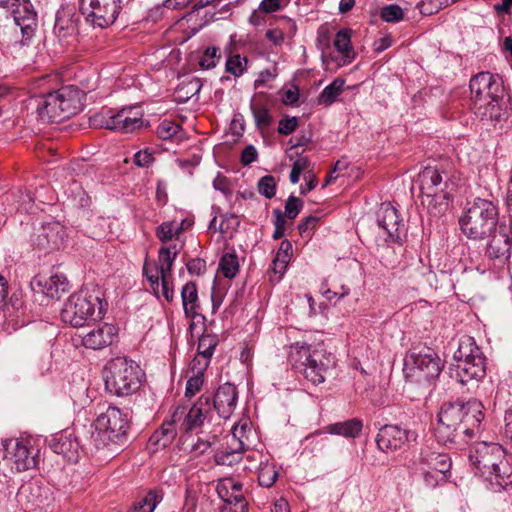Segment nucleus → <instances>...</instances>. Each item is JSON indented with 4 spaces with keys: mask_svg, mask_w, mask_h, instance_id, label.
<instances>
[{
    "mask_svg": "<svg viewBox=\"0 0 512 512\" xmlns=\"http://www.w3.org/2000/svg\"><path fill=\"white\" fill-rule=\"evenodd\" d=\"M483 405L477 399L467 402L455 401L443 404L438 414L435 436L438 442L448 445L455 444L465 437L474 436L484 419Z\"/></svg>",
    "mask_w": 512,
    "mask_h": 512,
    "instance_id": "f257e3e1",
    "label": "nucleus"
},
{
    "mask_svg": "<svg viewBox=\"0 0 512 512\" xmlns=\"http://www.w3.org/2000/svg\"><path fill=\"white\" fill-rule=\"evenodd\" d=\"M211 413V396L202 395L197 402L189 407L186 405L175 408L169 420L163 422L149 438L150 448L155 450L169 446L178 433L198 432Z\"/></svg>",
    "mask_w": 512,
    "mask_h": 512,
    "instance_id": "f03ea898",
    "label": "nucleus"
},
{
    "mask_svg": "<svg viewBox=\"0 0 512 512\" xmlns=\"http://www.w3.org/2000/svg\"><path fill=\"white\" fill-rule=\"evenodd\" d=\"M469 459L493 492H501L512 484V465L498 443L478 442L470 449Z\"/></svg>",
    "mask_w": 512,
    "mask_h": 512,
    "instance_id": "7ed1b4c3",
    "label": "nucleus"
},
{
    "mask_svg": "<svg viewBox=\"0 0 512 512\" xmlns=\"http://www.w3.org/2000/svg\"><path fill=\"white\" fill-rule=\"evenodd\" d=\"M129 422L128 411L109 406L94 422L95 431L91 434L90 445L96 452L107 450V456L117 454L127 440Z\"/></svg>",
    "mask_w": 512,
    "mask_h": 512,
    "instance_id": "20e7f679",
    "label": "nucleus"
},
{
    "mask_svg": "<svg viewBox=\"0 0 512 512\" xmlns=\"http://www.w3.org/2000/svg\"><path fill=\"white\" fill-rule=\"evenodd\" d=\"M469 88L473 104L482 119L495 122L503 119L502 102L505 88L499 75L487 71L480 72L470 79Z\"/></svg>",
    "mask_w": 512,
    "mask_h": 512,
    "instance_id": "39448f33",
    "label": "nucleus"
},
{
    "mask_svg": "<svg viewBox=\"0 0 512 512\" xmlns=\"http://www.w3.org/2000/svg\"><path fill=\"white\" fill-rule=\"evenodd\" d=\"M417 184L421 192V202L433 215L444 213L455 189L449 174L439 167H425L418 174Z\"/></svg>",
    "mask_w": 512,
    "mask_h": 512,
    "instance_id": "423d86ee",
    "label": "nucleus"
},
{
    "mask_svg": "<svg viewBox=\"0 0 512 512\" xmlns=\"http://www.w3.org/2000/svg\"><path fill=\"white\" fill-rule=\"evenodd\" d=\"M498 223V208L490 200L475 198L467 202L459 219L462 233L472 240H483L492 235Z\"/></svg>",
    "mask_w": 512,
    "mask_h": 512,
    "instance_id": "0eeeda50",
    "label": "nucleus"
},
{
    "mask_svg": "<svg viewBox=\"0 0 512 512\" xmlns=\"http://www.w3.org/2000/svg\"><path fill=\"white\" fill-rule=\"evenodd\" d=\"M143 376L135 361L126 357L113 358L104 368L105 389L114 396H129L140 388Z\"/></svg>",
    "mask_w": 512,
    "mask_h": 512,
    "instance_id": "6e6552de",
    "label": "nucleus"
},
{
    "mask_svg": "<svg viewBox=\"0 0 512 512\" xmlns=\"http://www.w3.org/2000/svg\"><path fill=\"white\" fill-rule=\"evenodd\" d=\"M289 361L292 368L314 385L325 381L327 370L333 365V358L324 349H311L304 342H296L290 347Z\"/></svg>",
    "mask_w": 512,
    "mask_h": 512,
    "instance_id": "1a4fd4ad",
    "label": "nucleus"
},
{
    "mask_svg": "<svg viewBox=\"0 0 512 512\" xmlns=\"http://www.w3.org/2000/svg\"><path fill=\"white\" fill-rule=\"evenodd\" d=\"M105 311L99 289L88 287L72 294L65 302L60 316L61 320L72 327H82L91 319H101Z\"/></svg>",
    "mask_w": 512,
    "mask_h": 512,
    "instance_id": "9d476101",
    "label": "nucleus"
},
{
    "mask_svg": "<svg viewBox=\"0 0 512 512\" xmlns=\"http://www.w3.org/2000/svg\"><path fill=\"white\" fill-rule=\"evenodd\" d=\"M455 378L463 385L469 381L481 380L486 374V358L474 338L463 336L454 353Z\"/></svg>",
    "mask_w": 512,
    "mask_h": 512,
    "instance_id": "9b49d317",
    "label": "nucleus"
},
{
    "mask_svg": "<svg viewBox=\"0 0 512 512\" xmlns=\"http://www.w3.org/2000/svg\"><path fill=\"white\" fill-rule=\"evenodd\" d=\"M441 370L442 363L438 354L429 347H423L409 353L404 371L410 382L428 385L440 375Z\"/></svg>",
    "mask_w": 512,
    "mask_h": 512,
    "instance_id": "f8f14e48",
    "label": "nucleus"
},
{
    "mask_svg": "<svg viewBox=\"0 0 512 512\" xmlns=\"http://www.w3.org/2000/svg\"><path fill=\"white\" fill-rule=\"evenodd\" d=\"M415 471L421 476L427 489H435L447 483L452 462L448 454L430 448L421 450Z\"/></svg>",
    "mask_w": 512,
    "mask_h": 512,
    "instance_id": "ddd939ff",
    "label": "nucleus"
},
{
    "mask_svg": "<svg viewBox=\"0 0 512 512\" xmlns=\"http://www.w3.org/2000/svg\"><path fill=\"white\" fill-rule=\"evenodd\" d=\"M90 123L96 128L132 133L143 127V112L138 106L125 107L117 112L107 109L93 115Z\"/></svg>",
    "mask_w": 512,
    "mask_h": 512,
    "instance_id": "4468645a",
    "label": "nucleus"
},
{
    "mask_svg": "<svg viewBox=\"0 0 512 512\" xmlns=\"http://www.w3.org/2000/svg\"><path fill=\"white\" fill-rule=\"evenodd\" d=\"M123 0H79L80 14L93 27L107 28L118 18Z\"/></svg>",
    "mask_w": 512,
    "mask_h": 512,
    "instance_id": "2eb2a0df",
    "label": "nucleus"
},
{
    "mask_svg": "<svg viewBox=\"0 0 512 512\" xmlns=\"http://www.w3.org/2000/svg\"><path fill=\"white\" fill-rule=\"evenodd\" d=\"M0 7L13 16L22 34L20 43L25 45L34 36L37 28V13L30 0H0Z\"/></svg>",
    "mask_w": 512,
    "mask_h": 512,
    "instance_id": "dca6fc26",
    "label": "nucleus"
},
{
    "mask_svg": "<svg viewBox=\"0 0 512 512\" xmlns=\"http://www.w3.org/2000/svg\"><path fill=\"white\" fill-rule=\"evenodd\" d=\"M4 459L8 461L17 472L26 471L36 467V453L38 450L30 446L24 439H5L2 441Z\"/></svg>",
    "mask_w": 512,
    "mask_h": 512,
    "instance_id": "f3484780",
    "label": "nucleus"
},
{
    "mask_svg": "<svg viewBox=\"0 0 512 512\" xmlns=\"http://www.w3.org/2000/svg\"><path fill=\"white\" fill-rule=\"evenodd\" d=\"M418 434L398 425H384L376 436L377 447L383 452L396 451L415 442Z\"/></svg>",
    "mask_w": 512,
    "mask_h": 512,
    "instance_id": "a211bd4d",
    "label": "nucleus"
},
{
    "mask_svg": "<svg viewBox=\"0 0 512 512\" xmlns=\"http://www.w3.org/2000/svg\"><path fill=\"white\" fill-rule=\"evenodd\" d=\"M66 238V230L57 221L43 223L36 229L32 244L39 250L51 252L60 249Z\"/></svg>",
    "mask_w": 512,
    "mask_h": 512,
    "instance_id": "6ab92c4d",
    "label": "nucleus"
},
{
    "mask_svg": "<svg viewBox=\"0 0 512 512\" xmlns=\"http://www.w3.org/2000/svg\"><path fill=\"white\" fill-rule=\"evenodd\" d=\"M237 401L238 391L236 386L226 382L218 387L214 398H211V407H214L220 417L228 419L236 409Z\"/></svg>",
    "mask_w": 512,
    "mask_h": 512,
    "instance_id": "aec40b11",
    "label": "nucleus"
},
{
    "mask_svg": "<svg viewBox=\"0 0 512 512\" xmlns=\"http://www.w3.org/2000/svg\"><path fill=\"white\" fill-rule=\"evenodd\" d=\"M118 335V329L108 323H103L93 328L82 336V345L92 350H101L110 346Z\"/></svg>",
    "mask_w": 512,
    "mask_h": 512,
    "instance_id": "412c9836",
    "label": "nucleus"
},
{
    "mask_svg": "<svg viewBox=\"0 0 512 512\" xmlns=\"http://www.w3.org/2000/svg\"><path fill=\"white\" fill-rule=\"evenodd\" d=\"M59 101V111L64 120L77 114L82 108L83 92L75 86H63L56 91Z\"/></svg>",
    "mask_w": 512,
    "mask_h": 512,
    "instance_id": "4be33fe9",
    "label": "nucleus"
},
{
    "mask_svg": "<svg viewBox=\"0 0 512 512\" xmlns=\"http://www.w3.org/2000/svg\"><path fill=\"white\" fill-rule=\"evenodd\" d=\"M376 221L390 238L399 239L400 229L404 226L397 209L390 203H382L376 212Z\"/></svg>",
    "mask_w": 512,
    "mask_h": 512,
    "instance_id": "5701e85b",
    "label": "nucleus"
},
{
    "mask_svg": "<svg viewBox=\"0 0 512 512\" xmlns=\"http://www.w3.org/2000/svg\"><path fill=\"white\" fill-rule=\"evenodd\" d=\"M32 287L39 288V291L47 297L59 299L62 294L69 290V281L64 274H55L50 277L42 275L36 276L32 282Z\"/></svg>",
    "mask_w": 512,
    "mask_h": 512,
    "instance_id": "b1692460",
    "label": "nucleus"
},
{
    "mask_svg": "<svg viewBox=\"0 0 512 512\" xmlns=\"http://www.w3.org/2000/svg\"><path fill=\"white\" fill-rule=\"evenodd\" d=\"M236 431L235 428L230 441L227 442V447L215 453L214 460L217 465L233 466L242 460L247 446L243 440L237 438Z\"/></svg>",
    "mask_w": 512,
    "mask_h": 512,
    "instance_id": "393cba45",
    "label": "nucleus"
},
{
    "mask_svg": "<svg viewBox=\"0 0 512 512\" xmlns=\"http://www.w3.org/2000/svg\"><path fill=\"white\" fill-rule=\"evenodd\" d=\"M80 15L74 7H63L56 14L54 32L60 38H66L78 33Z\"/></svg>",
    "mask_w": 512,
    "mask_h": 512,
    "instance_id": "a878e982",
    "label": "nucleus"
},
{
    "mask_svg": "<svg viewBox=\"0 0 512 512\" xmlns=\"http://www.w3.org/2000/svg\"><path fill=\"white\" fill-rule=\"evenodd\" d=\"M36 102L38 115L43 122L58 123L64 121L61 111H59L60 107L56 91L39 96Z\"/></svg>",
    "mask_w": 512,
    "mask_h": 512,
    "instance_id": "bb28decb",
    "label": "nucleus"
},
{
    "mask_svg": "<svg viewBox=\"0 0 512 512\" xmlns=\"http://www.w3.org/2000/svg\"><path fill=\"white\" fill-rule=\"evenodd\" d=\"M512 238L504 231H499L492 236L486 249L488 258L497 260L500 264H504L511 255Z\"/></svg>",
    "mask_w": 512,
    "mask_h": 512,
    "instance_id": "cd10ccee",
    "label": "nucleus"
},
{
    "mask_svg": "<svg viewBox=\"0 0 512 512\" xmlns=\"http://www.w3.org/2000/svg\"><path fill=\"white\" fill-rule=\"evenodd\" d=\"M181 300L185 317L195 320L198 317L203 320L205 317L199 312L200 302L198 297V288L195 282H187L181 289Z\"/></svg>",
    "mask_w": 512,
    "mask_h": 512,
    "instance_id": "c85d7f7f",
    "label": "nucleus"
},
{
    "mask_svg": "<svg viewBox=\"0 0 512 512\" xmlns=\"http://www.w3.org/2000/svg\"><path fill=\"white\" fill-rule=\"evenodd\" d=\"M50 448L56 454L63 455L68 461H76L79 451V443L71 433H61L50 441Z\"/></svg>",
    "mask_w": 512,
    "mask_h": 512,
    "instance_id": "c756f323",
    "label": "nucleus"
},
{
    "mask_svg": "<svg viewBox=\"0 0 512 512\" xmlns=\"http://www.w3.org/2000/svg\"><path fill=\"white\" fill-rule=\"evenodd\" d=\"M52 356L48 348L33 350L29 356V369L34 377H43L51 371Z\"/></svg>",
    "mask_w": 512,
    "mask_h": 512,
    "instance_id": "7c9ffc66",
    "label": "nucleus"
},
{
    "mask_svg": "<svg viewBox=\"0 0 512 512\" xmlns=\"http://www.w3.org/2000/svg\"><path fill=\"white\" fill-rule=\"evenodd\" d=\"M362 428V420L358 418H352L346 421L328 425L327 431L331 434L341 435L346 438H356L360 435Z\"/></svg>",
    "mask_w": 512,
    "mask_h": 512,
    "instance_id": "2f4dec72",
    "label": "nucleus"
},
{
    "mask_svg": "<svg viewBox=\"0 0 512 512\" xmlns=\"http://www.w3.org/2000/svg\"><path fill=\"white\" fill-rule=\"evenodd\" d=\"M216 491L225 505H228L235 496L243 494V484L231 477H225L217 482Z\"/></svg>",
    "mask_w": 512,
    "mask_h": 512,
    "instance_id": "473e14b6",
    "label": "nucleus"
},
{
    "mask_svg": "<svg viewBox=\"0 0 512 512\" xmlns=\"http://www.w3.org/2000/svg\"><path fill=\"white\" fill-rule=\"evenodd\" d=\"M178 254L177 245L163 246L158 251V265L156 270L160 276H170L174 260Z\"/></svg>",
    "mask_w": 512,
    "mask_h": 512,
    "instance_id": "72a5a7b5",
    "label": "nucleus"
},
{
    "mask_svg": "<svg viewBox=\"0 0 512 512\" xmlns=\"http://www.w3.org/2000/svg\"><path fill=\"white\" fill-rule=\"evenodd\" d=\"M334 46L343 56L345 63H350L354 59V52L351 45V31L349 29H342L336 33Z\"/></svg>",
    "mask_w": 512,
    "mask_h": 512,
    "instance_id": "f704fd0d",
    "label": "nucleus"
},
{
    "mask_svg": "<svg viewBox=\"0 0 512 512\" xmlns=\"http://www.w3.org/2000/svg\"><path fill=\"white\" fill-rule=\"evenodd\" d=\"M202 87L201 80L193 77L187 81L182 82L176 89V101L185 103L193 96L197 95Z\"/></svg>",
    "mask_w": 512,
    "mask_h": 512,
    "instance_id": "c9c22d12",
    "label": "nucleus"
},
{
    "mask_svg": "<svg viewBox=\"0 0 512 512\" xmlns=\"http://www.w3.org/2000/svg\"><path fill=\"white\" fill-rule=\"evenodd\" d=\"M345 81L342 78L334 79L327 85L318 96V103L329 106L333 104L337 97L342 93Z\"/></svg>",
    "mask_w": 512,
    "mask_h": 512,
    "instance_id": "e433bc0d",
    "label": "nucleus"
},
{
    "mask_svg": "<svg viewBox=\"0 0 512 512\" xmlns=\"http://www.w3.org/2000/svg\"><path fill=\"white\" fill-rule=\"evenodd\" d=\"M254 117L255 125L259 130H265L272 123L270 110L262 103L252 102L250 105Z\"/></svg>",
    "mask_w": 512,
    "mask_h": 512,
    "instance_id": "4c0bfd02",
    "label": "nucleus"
},
{
    "mask_svg": "<svg viewBox=\"0 0 512 512\" xmlns=\"http://www.w3.org/2000/svg\"><path fill=\"white\" fill-rule=\"evenodd\" d=\"M247 67V57H242L239 54L229 55L225 63L226 72L232 74L234 77L242 76L246 72Z\"/></svg>",
    "mask_w": 512,
    "mask_h": 512,
    "instance_id": "58836bf2",
    "label": "nucleus"
},
{
    "mask_svg": "<svg viewBox=\"0 0 512 512\" xmlns=\"http://www.w3.org/2000/svg\"><path fill=\"white\" fill-rule=\"evenodd\" d=\"M278 478V470L274 464H262L258 472V483L265 488L272 487Z\"/></svg>",
    "mask_w": 512,
    "mask_h": 512,
    "instance_id": "ea45409f",
    "label": "nucleus"
},
{
    "mask_svg": "<svg viewBox=\"0 0 512 512\" xmlns=\"http://www.w3.org/2000/svg\"><path fill=\"white\" fill-rule=\"evenodd\" d=\"M158 501L157 493L149 491L144 497L137 500L127 512H153Z\"/></svg>",
    "mask_w": 512,
    "mask_h": 512,
    "instance_id": "a19ab883",
    "label": "nucleus"
},
{
    "mask_svg": "<svg viewBox=\"0 0 512 512\" xmlns=\"http://www.w3.org/2000/svg\"><path fill=\"white\" fill-rule=\"evenodd\" d=\"M224 277L232 279L239 271L238 257L232 253H226L222 256L219 263Z\"/></svg>",
    "mask_w": 512,
    "mask_h": 512,
    "instance_id": "79ce46f5",
    "label": "nucleus"
},
{
    "mask_svg": "<svg viewBox=\"0 0 512 512\" xmlns=\"http://www.w3.org/2000/svg\"><path fill=\"white\" fill-rule=\"evenodd\" d=\"M181 126L176 122L164 119L156 128V134L161 140L172 139L179 131Z\"/></svg>",
    "mask_w": 512,
    "mask_h": 512,
    "instance_id": "37998d69",
    "label": "nucleus"
},
{
    "mask_svg": "<svg viewBox=\"0 0 512 512\" xmlns=\"http://www.w3.org/2000/svg\"><path fill=\"white\" fill-rule=\"evenodd\" d=\"M380 17L388 23H398L403 20V9L397 4H389L381 8Z\"/></svg>",
    "mask_w": 512,
    "mask_h": 512,
    "instance_id": "c03bdc74",
    "label": "nucleus"
},
{
    "mask_svg": "<svg viewBox=\"0 0 512 512\" xmlns=\"http://www.w3.org/2000/svg\"><path fill=\"white\" fill-rule=\"evenodd\" d=\"M217 344L218 340L215 335H202L198 341V354L210 359L214 353Z\"/></svg>",
    "mask_w": 512,
    "mask_h": 512,
    "instance_id": "a18cd8bd",
    "label": "nucleus"
},
{
    "mask_svg": "<svg viewBox=\"0 0 512 512\" xmlns=\"http://www.w3.org/2000/svg\"><path fill=\"white\" fill-rule=\"evenodd\" d=\"M257 187L259 193L267 199L273 198L276 194V181L271 175L261 177L258 181Z\"/></svg>",
    "mask_w": 512,
    "mask_h": 512,
    "instance_id": "49530a36",
    "label": "nucleus"
},
{
    "mask_svg": "<svg viewBox=\"0 0 512 512\" xmlns=\"http://www.w3.org/2000/svg\"><path fill=\"white\" fill-rule=\"evenodd\" d=\"M303 207L302 199L290 195L285 203V212H283L285 218L287 217L290 220L295 219Z\"/></svg>",
    "mask_w": 512,
    "mask_h": 512,
    "instance_id": "de8ad7c7",
    "label": "nucleus"
},
{
    "mask_svg": "<svg viewBox=\"0 0 512 512\" xmlns=\"http://www.w3.org/2000/svg\"><path fill=\"white\" fill-rule=\"evenodd\" d=\"M220 59L219 49L216 47H208L203 53L199 64L202 68L210 69L216 66Z\"/></svg>",
    "mask_w": 512,
    "mask_h": 512,
    "instance_id": "09e8293b",
    "label": "nucleus"
},
{
    "mask_svg": "<svg viewBox=\"0 0 512 512\" xmlns=\"http://www.w3.org/2000/svg\"><path fill=\"white\" fill-rule=\"evenodd\" d=\"M178 231L179 229H174L173 222H163L156 228L155 234L162 243H167L178 234Z\"/></svg>",
    "mask_w": 512,
    "mask_h": 512,
    "instance_id": "8fccbe9b",
    "label": "nucleus"
},
{
    "mask_svg": "<svg viewBox=\"0 0 512 512\" xmlns=\"http://www.w3.org/2000/svg\"><path fill=\"white\" fill-rule=\"evenodd\" d=\"M221 512H249V504L244 494L235 496L231 504L222 507Z\"/></svg>",
    "mask_w": 512,
    "mask_h": 512,
    "instance_id": "3c124183",
    "label": "nucleus"
},
{
    "mask_svg": "<svg viewBox=\"0 0 512 512\" xmlns=\"http://www.w3.org/2000/svg\"><path fill=\"white\" fill-rule=\"evenodd\" d=\"M204 383V375L188 374L185 396L192 397L200 391Z\"/></svg>",
    "mask_w": 512,
    "mask_h": 512,
    "instance_id": "603ef678",
    "label": "nucleus"
},
{
    "mask_svg": "<svg viewBox=\"0 0 512 512\" xmlns=\"http://www.w3.org/2000/svg\"><path fill=\"white\" fill-rule=\"evenodd\" d=\"M210 359L202 355H196L189 365L188 374L204 375L209 366Z\"/></svg>",
    "mask_w": 512,
    "mask_h": 512,
    "instance_id": "864d4df0",
    "label": "nucleus"
},
{
    "mask_svg": "<svg viewBox=\"0 0 512 512\" xmlns=\"http://www.w3.org/2000/svg\"><path fill=\"white\" fill-rule=\"evenodd\" d=\"M273 215H274L273 223L275 226V230L273 233V239L278 240V239H281L285 234L286 219H285L283 212L280 209H274Z\"/></svg>",
    "mask_w": 512,
    "mask_h": 512,
    "instance_id": "5fc2aeb1",
    "label": "nucleus"
},
{
    "mask_svg": "<svg viewBox=\"0 0 512 512\" xmlns=\"http://www.w3.org/2000/svg\"><path fill=\"white\" fill-rule=\"evenodd\" d=\"M298 127V118L285 116L279 121L278 125V133L281 135H290L293 133Z\"/></svg>",
    "mask_w": 512,
    "mask_h": 512,
    "instance_id": "6e6d98bb",
    "label": "nucleus"
},
{
    "mask_svg": "<svg viewBox=\"0 0 512 512\" xmlns=\"http://www.w3.org/2000/svg\"><path fill=\"white\" fill-rule=\"evenodd\" d=\"M155 158L153 152L148 148L144 150H140L134 155V163L142 168H148L153 162Z\"/></svg>",
    "mask_w": 512,
    "mask_h": 512,
    "instance_id": "4d7b16f0",
    "label": "nucleus"
},
{
    "mask_svg": "<svg viewBox=\"0 0 512 512\" xmlns=\"http://www.w3.org/2000/svg\"><path fill=\"white\" fill-rule=\"evenodd\" d=\"M213 187L215 190L222 192L226 196L231 194L229 180L220 173H218L214 178Z\"/></svg>",
    "mask_w": 512,
    "mask_h": 512,
    "instance_id": "13d9d810",
    "label": "nucleus"
},
{
    "mask_svg": "<svg viewBox=\"0 0 512 512\" xmlns=\"http://www.w3.org/2000/svg\"><path fill=\"white\" fill-rule=\"evenodd\" d=\"M186 266L190 274L200 275L206 271V262L201 258L191 259Z\"/></svg>",
    "mask_w": 512,
    "mask_h": 512,
    "instance_id": "bf43d9fd",
    "label": "nucleus"
},
{
    "mask_svg": "<svg viewBox=\"0 0 512 512\" xmlns=\"http://www.w3.org/2000/svg\"><path fill=\"white\" fill-rule=\"evenodd\" d=\"M216 439V436H213V440ZM214 441H210L209 439H200L198 438L196 443H193L190 451L195 455H202L208 451V449L212 446Z\"/></svg>",
    "mask_w": 512,
    "mask_h": 512,
    "instance_id": "052dcab7",
    "label": "nucleus"
},
{
    "mask_svg": "<svg viewBox=\"0 0 512 512\" xmlns=\"http://www.w3.org/2000/svg\"><path fill=\"white\" fill-rule=\"evenodd\" d=\"M265 36L274 45H281L285 39V33L280 27L267 30Z\"/></svg>",
    "mask_w": 512,
    "mask_h": 512,
    "instance_id": "680f3d73",
    "label": "nucleus"
},
{
    "mask_svg": "<svg viewBox=\"0 0 512 512\" xmlns=\"http://www.w3.org/2000/svg\"><path fill=\"white\" fill-rule=\"evenodd\" d=\"M234 224L235 226H239V220L236 215L234 214H225L223 215V219L218 226V231L221 234H226L228 230L231 228V225Z\"/></svg>",
    "mask_w": 512,
    "mask_h": 512,
    "instance_id": "e2e57ef3",
    "label": "nucleus"
},
{
    "mask_svg": "<svg viewBox=\"0 0 512 512\" xmlns=\"http://www.w3.org/2000/svg\"><path fill=\"white\" fill-rule=\"evenodd\" d=\"M320 218L317 216H308L305 217L298 225V230L301 235H304L309 230L316 227L317 223L319 222Z\"/></svg>",
    "mask_w": 512,
    "mask_h": 512,
    "instance_id": "0e129e2a",
    "label": "nucleus"
},
{
    "mask_svg": "<svg viewBox=\"0 0 512 512\" xmlns=\"http://www.w3.org/2000/svg\"><path fill=\"white\" fill-rule=\"evenodd\" d=\"M258 153L253 145H248L244 148L241 154V162L244 165H250L257 160Z\"/></svg>",
    "mask_w": 512,
    "mask_h": 512,
    "instance_id": "69168bd1",
    "label": "nucleus"
},
{
    "mask_svg": "<svg viewBox=\"0 0 512 512\" xmlns=\"http://www.w3.org/2000/svg\"><path fill=\"white\" fill-rule=\"evenodd\" d=\"M291 253H292V244L288 240H283L280 244V247H279L276 255H275V258H279V259L289 262Z\"/></svg>",
    "mask_w": 512,
    "mask_h": 512,
    "instance_id": "338daca9",
    "label": "nucleus"
},
{
    "mask_svg": "<svg viewBox=\"0 0 512 512\" xmlns=\"http://www.w3.org/2000/svg\"><path fill=\"white\" fill-rule=\"evenodd\" d=\"M169 277L170 276H161V288L163 297L168 302H171L174 298V290L173 287L170 285Z\"/></svg>",
    "mask_w": 512,
    "mask_h": 512,
    "instance_id": "774afa93",
    "label": "nucleus"
}]
</instances>
